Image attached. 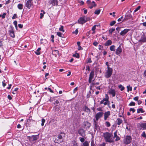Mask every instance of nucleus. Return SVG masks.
<instances>
[{
  "label": "nucleus",
  "instance_id": "ea45409f",
  "mask_svg": "<svg viewBox=\"0 0 146 146\" xmlns=\"http://www.w3.org/2000/svg\"><path fill=\"white\" fill-rule=\"evenodd\" d=\"M118 87L119 88H121L120 90L121 91L124 89V87L121 85H119Z\"/></svg>",
  "mask_w": 146,
  "mask_h": 146
},
{
  "label": "nucleus",
  "instance_id": "7c9ffc66",
  "mask_svg": "<svg viewBox=\"0 0 146 146\" xmlns=\"http://www.w3.org/2000/svg\"><path fill=\"white\" fill-rule=\"evenodd\" d=\"M57 35L63 38V35L62 33H61L60 32H57L56 33Z\"/></svg>",
  "mask_w": 146,
  "mask_h": 146
},
{
  "label": "nucleus",
  "instance_id": "f8f14e48",
  "mask_svg": "<svg viewBox=\"0 0 146 146\" xmlns=\"http://www.w3.org/2000/svg\"><path fill=\"white\" fill-rule=\"evenodd\" d=\"M139 127L140 129H146V123H140L139 124Z\"/></svg>",
  "mask_w": 146,
  "mask_h": 146
},
{
  "label": "nucleus",
  "instance_id": "cd10ccee",
  "mask_svg": "<svg viewBox=\"0 0 146 146\" xmlns=\"http://www.w3.org/2000/svg\"><path fill=\"white\" fill-rule=\"evenodd\" d=\"M117 120V124L118 125H120L123 122V120L119 118H118Z\"/></svg>",
  "mask_w": 146,
  "mask_h": 146
},
{
  "label": "nucleus",
  "instance_id": "8fccbe9b",
  "mask_svg": "<svg viewBox=\"0 0 146 146\" xmlns=\"http://www.w3.org/2000/svg\"><path fill=\"white\" fill-rule=\"evenodd\" d=\"M92 62V61L91 60V58H88L87 59V63H90Z\"/></svg>",
  "mask_w": 146,
  "mask_h": 146
},
{
  "label": "nucleus",
  "instance_id": "0eeeda50",
  "mask_svg": "<svg viewBox=\"0 0 146 146\" xmlns=\"http://www.w3.org/2000/svg\"><path fill=\"white\" fill-rule=\"evenodd\" d=\"M33 5L32 0H29L27 1L25 4V6L28 8L30 9Z\"/></svg>",
  "mask_w": 146,
  "mask_h": 146
},
{
  "label": "nucleus",
  "instance_id": "f704fd0d",
  "mask_svg": "<svg viewBox=\"0 0 146 146\" xmlns=\"http://www.w3.org/2000/svg\"><path fill=\"white\" fill-rule=\"evenodd\" d=\"M59 30L60 31H62L63 32H64V27L63 26H61L60 28H59Z\"/></svg>",
  "mask_w": 146,
  "mask_h": 146
},
{
  "label": "nucleus",
  "instance_id": "6e6552de",
  "mask_svg": "<svg viewBox=\"0 0 146 146\" xmlns=\"http://www.w3.org/2000/svg\"><path fill=\"white\" fill-rule=\"evenodd\" d=\"M108 93L112 95L113 97L115 96L116 94V92L115 90L112 88L110 89L108 91Z\"/></svg>",
  "mask_w": 146,
  "mask_h": 146
},
{
  "label": "nucleus",
  "instance_id": "aec40b11",
  "mask_svg": "<svg viewBox=\"0 0 146 146\" xmlns=\"http://www.w3.org/2000/svg\"><path fill=\"white\" fill-rule=\"evenodd\" d=\"M84 127H86V128H89L91 124L88 121H86L84 122Z\"/></svg>",
  "mask_w": 146,
  "mask_h": 146
},
{
  "label": "nucleus",
  "instance_id": "338daca9",
  "mask_svg": "<svg viewBox=\"0 0 146 146\" xmlns=\"http://www.w3.org/2000/svg\"><path fill=\"white\" fill-rule=\"evenodd\" d=\"M143 76L146 78V70L144 72Z\"/></svg>",
  "mask_w": 146,
  "mask_h": 146
},
{
  "label": "nucleus",
  "instance_id": "680f3d73",
  "mask_svg": "<svg viewBox=\"0 0 146 146\" xmlns=\"http://www.w3.org/2000/svg\"><path fill=\"white\" fill-rule=\"evenodd\" d=\"M121 28L120 27H118L117 28H116V30L118 31V32L119 33V31L120 30Z\"/></svg>",
  "mask_w": 146,
  "mask_h": 146
},
{
  "label": "nucleus",
  "instance_id": "a211bd4d",
  "mask_svg": "<svg viewBox=\"0 0 146 146\" xmlns=\"http://www.w3.org/2000/svg\"><path fill=\"white\" fill-rule=\"evenodd\" d=\"M64 133H61L60 134H58V136L57 138L58 139L61 140H62V141H63V137H64Z\"/></svg>",
  "mask_w": 146,
  "mask_h": 146
},
{
  "label": "nucleus",
  "instance_id": "f257e3e1",
  "mask_svg": "<svg viewBox=\"0 0 146 146\" xmlns=\"http://www.w3.org/2000/svg\"><path fill=\"white\" fill-rule=\"evenodd\" d=\"M103 136L106 142L111 143L114 142V140L113 139V135L112 133L105 132L103 133Z\"/></svg>",
  "mask_w": 146,
  "mask_h": 146
},
{
  "label": "nucleus",
  "instance_id": "9b49d317",
  "mask_svg": "<svg viewBox=\"0 0 146 146\" xmlns=\"http://www.w3.org/2000/svg\"><path fill=\"white\" fill-rule=\"evenodd\" d=\"M94 71H92L90 73L89 77V82L90 83L91 82L92 80L94 78Z\"/></svg>",
  "mask_w": 146,
  "mask_h": 146
},
{
  "label": "nucleus",
  "instance_id": "bf43d9fd",
  "mask_svg": "<svg viewBox=\"0 0 146 146\" xmlns=\"http://www.w3.org/2000/svg\"><path fill=\"white\" fill-rule=\"evenodd\" d=\"M78 90V87H76L75 88L74 90V91H73V93H74L76 92V91H77Z\"/></svg>",
  "mask_w": 146,
  "mask_h": 146
},
{
  "label": "nucleus",
  "instance_id": "603ef678",
  "mask_svg": "<svg viewBox=\"0 0 146 146\" xmlns=\"http://www.w3.org/2000/svg\"><path fill=\"white\" fill-rule=\"evenodd\" d=\"M98 44V42L96 41L94 42L93 43V44L95 46H96Z\"/></svg>",
  "mask_w": 146,
  "mask_h": 146
},
{
  "label": "nucleus",
  "instance_id": "473e14b6",
  "mask_svg": "<svg viewBox=\"0 0 146 146\" xmlns=\"http://www.w3.org/2000/svg\"><path fill=\"white\" fill-rule=\"evenodd\" d=\"M115 46L114 45H112L110 46V49L111 51H115Z\"/></svg>",
  "mask_w": 146,
  "mask_h": 146
},
{
  "label": "nucleus",
  "instance_id": "4468645a",
  "mask_svg": "<svg viewBox=\"0 0 146 146\" xmlns=\"http://www.w3.org/2000/svg\"><path fill=\"white\" fill-rule=\"evenodd\" d=\"M130 31V29H125L123 31H122L120 33V34L122 36H124L126 35L127 33L129 31Z\"/></svg>",
  "mask_w": 146,
  "mask_h": 146
},
{
  "label": "nucleus",
  "instance_id": "1a4fd4ad",
  "mask_svg": "<svg viewBox=\"0 0 146 146\" xmlns=\"http://www.w3.org/2000/svg\"><path fill=\"white\" fill-rule=\"evenodd\" d=\"M104 113L103 112H99L97 113L95 115L96 120L97 121L99 119L102 117Z\"/></svg>",
  "mask_w": 146,
  "mask_h": 146
},
{
  "label": "nucleus",
  "instance_id": "2f4dec72",
  "mask_svg": "<svg viewBox=\"0 0 146 146\" xmlns=\"http://www.w3.org/2000/svg\"><path fill=\"white\" fill-rule=\"evenodd\" d=\"M23 5L22 4H19L17 5L18 8L19 9H23Z\"/></svg>",
  "mask_w": 146,
  "mask_h": 146
},
{
  "label": "nucleus",
  "instance_id": "a878e982",
  "mask_svg": "<svg viewBox=\"0 0 146 146\" xmlns=\"http://www.w3.org/2000/svg\"><path fill=\"white\" fill-rule=\"evenodd\" d=\"M62 142V140L58 139L57 138H56L54 140V142L55 143H60Z\"/></svg>",
  "mask_w": 146,
  "mask_h": 146
},
{
  "label": "nucleus",
  "instance_id": "dca6fc26",
  "mask_svg": "<svg viewBox=\"0 0 146 146\" xmlns=\"http://www.w3.org/2000/svg\"><path fill=\"white\" fill-rule=\"evenodd\" d=\"M139 42H146V36L144 35H142L141 39L139 40Z\"/></svg>",
  "mask_w": 146,
  "mask_h": 146
},
{
  "label": "nucleus",
  "instance_id": "f3484780",
  "mask_svg": "<svg viewBox=\"0 0 146 146\" xmlns=\"http://www.w3.org/2000/svg\"><path fill=\"white\" fill-rule=\"evenodd\" d=\"M38 139L37 135H33L32 137H30L29 139L32 141L36 140Z\"/></svg>",
  "mask_w": 146,
  "mask_h": 146
},
{
  "label": "nucleus",
  "instance_id": "052dcab7",
  "mask_svg": "<svg viewBox=\"0 0 146 146\" xmlns=\"http://www.w3.org/2000/svg\"><path fill=\"white\" fill-rule=\"evenodd\" d=\"M17 21H14L13 22V24L15 26H17Z\"/></svg>",
  "mask_w": 146,
  "mask_h": 146
},
{
  "label": "nucleus",
  "instance_id": "4d7b16f0",
  "mask_svg": "<svg viewBox=\"0 0 146 146\" xmlns=\"http://www.w3.org/2000/svg\"><path fill=\"white\" fill-rule=\"evenodd\" d=\"M19 27L20 28H22L23 27V25L21 24H19L18 25Z\"/></svg>",
  "mask_w": 146,
  "mask_h": 146
},
{
  "label": "nucleus",
  "instance_id": "c9c22d12",
  "mask_svg": "<svg viewBox=\"0 0 146 146\" xmlns=\"http://www.w3.org/2000/svg\"><path fill=\"white\" fill-rule=\"evenodd\" d=\"M115 31V29L112 28L109 30V33L110 34H111L113 32Z\"/></svg>",
  "mask_w": 146,
  "mask_h": 146
},
{
  "label": "nucleus",
  "instance_id": "6ab92c4d",
  "mask_svg": "<svg viewBox=\"0 0 146 146\" xmlns=\"http://www.w3.org/2000/svg\"><path fill=\"white\" fill-rule=\"evenodd\" d=\"M122 52V49L120 45L118 48L117 49L115 52L116 54L117 55H118L120 54Z\"/></svg>",
  "mask_w": 146,
  "mask_h": 146
},
{
  "label": "nucleus",
  "instance_id": "b1692460",
  "mask_svg": "<svg viewBox=\"0 0 146 146\" xmlns=\"http://www.w3.org/2000/svg\"><path fill=\"white\" fill-rule=\"evenodd\" d=\"M51 3L53 6L58 5L57 0H52Z\"/></svg>",
  "mask_w": 146,
  "mask_h": 146
},
{
  "label": "nucleus",
  "instance_id": "bb28decb",
  "mask_svg": "<svg viewBox=\"0 0 146 146\" xmlns=\"http://www.w3.org/2000/svg\"><path fill=\"white\" fill-rule=\"evenodd\" d=\"M84 110L88 113H90V110L86 106H85L84 107Z\"/></svg>",
  "mask_w": 146,
  "mask_h": 146
},
{
  "label": "nucleus",
  "instance_id": "49530a36",
  "mask_svg": "<svg viewBox=\"0 0 146 146\" xmlns=\"http://www.w3.org/2000/svg\"><path fill=\"white\" fill-rule=\"evenodd\" d=\"M141 136L144 137H146V135L145 131H144L142 133Z\"/></svg>",
  "mask_w": 146,
  "mask_h": 146
},
{
  "label": "nucleus",
  "instance_id": "a19ab883",
  "mask_svg": "<svg viewBox=\"0 0 146 146\" xmlns=\"http://www.w3.org/2000/svg\"><path fill=\"white\" fill-rule=\"evenodd\" d=\"M73 57H75L77 58H79V55L78 53H76L75 54H73Z\"/></svg>",
  "mask_w": 146,
  "mask_h": 146
},
{
  "label": "nucleus",
  "instance_id": "13d9d810",
  "mask_svg": "<svg viewBox=\"0 0 146 146\" xmlns=\"http://www.w3.org/2000/svg\"><path fill=\"white\" fill-rule=\"evenodd\" d=\"M133 99L135 101H138V96H136Z\"/></svg>",
  "mask_w": 146,
  "mask_h": 146
},
{
  "label": "nucleus",
  "instance_id": "4c0bfd02",
  "mask_svg": "<svg viewBox=\"0 0 146 146\" xmlns=\"http://www.w3.org/2000/svg\"><path fill=\"white\" fill-rule=\"evenodd\" d=\"M100 9L96 10L95 11V12H94V13L95 14H96V15H98L99 14V13H100Z\"/></svg>",
  "mask_w": 146,
  "mask_h": 146
},
{
  "label": "nucleus",
  "instance_id": "6e6d98bb",
  "mask_svg": "<svg viewBox=\"0 0 146 146\" xmlns=\"http://www.w3.org/2000/svg\"><path fill=\"white\" fill-rule=\"evenodd\" d=\"M6 14L5 13H4L3 15H2V18L4 19L5 18V16L6 15Z\"/></svg>",
  "mask_w": 146,
  "mask_h": 146
},
{
  "label": "nucleus",
  "instance_id": "a18cd8bd",
  "mask_svg": "<svg viewBox=\"0 0 146 146\" xmlns=\"http://www.w3.org/2000/svg\"><path fill=\"white\" fill-rule=\"evenodd\" d=\"M42 123H41V125L43 126L44 125V123L45 122V120L44 119H42Z\"/></svg>",
  "mask_w": 146,
  "mask_h": 146
},
{
  "label": "nucleus",
  "instance_id": "20e7f679",
  "mask_svg": "<svg viewBox=\"0 0 146 146\" xmlns=\"http://www.w3.org/2000/svg\"><path fill=\"white\" fill-rule=\"evenodd\" d=\"M132 141V137L130 136H126L124 139V143L128 144L131 143Z\"/></svg>",
  "mask_w": 146,
  "mask_h": 146
},
{
  "label": "nucleus",
  "instance_id": "864d4df0",
  "mask_svg": "<svg viewBox=\"0 0 146 146\" xmlns=\"http://www.w3.org/2000/svg\"><path fill=\"white\" fill-rule=\"evenodd\" d=\"M96 25H94L93 26V27H92V31H95V30L96 29Z\"/></svg>",
  "mask_w": 146,
  "mask_h": 146
},
{
  "label": "nucleus",
  "instance_id": "7ed1b4c3",
  "mask_svg": "<svg viewBox=\"0 0 146 146\" xmlns=\"http://www.w3.org/2000/svg\"><path fill=\"white\" fill-rule=\"evenodd\" d=\"M90 20V19L89 17H87L85 16L80 17L78 19V21L79 23L83 24Z\"/></svg>",
  "mask_w": 146,
  "mask_h": 146
},
{
  "label": "nucleus",
  "instance_id": "412c9836",
  "mask_svg": "<svg viewBox=\"0 0 146 146\" xmlns=\"http://www.w3.org/2000/svg\"><path fill=\"white\" fill-rule=\"evenodd\" d=\"M131 17V16L130 14L129 13H127L125 15V18L123 19V20L129 19Z\"/></svg>",
  "mask_w": 146,
  "mask_h": 146
},
{
  "label": "nucleus",
  "instance_id": "0e129e2a",
  "mask_svg": "<svg viewBox=\"0 0 146 146\" xmlns=\"http://www.w3.org/2000/svg\"><path fill=\"white\" fill-rule=\"evenodd\" d=\"M90 66H86V70H88V71H90Z\"/></svg>",
  "mask_w": 146,
  "mask_h": 146
},
{
  "label": "nucleus",
  "instance_id": "f03ea898",
  "mask_svg": "<svg viewBox=\"0 0 146 146\" xmlns=\"http://www.w3.org/2000/svg\"><path fill=\"white\" fill-rule=\"evenodd\" d=\"M113 73V69L112 68L108 67V69L106 71L105 74V76L106 78H108L111 77Z\"/></svg>",
  "mask_w": 146,
  "mask_h": 146
},
{
  "label": "nucleus",
  "instance_id": "09e8293b",
  "mask_svg": "<svg viewBox=\"0 0 146 146\" xmlns=\"http://www.w3.org/2000/svg\"><path fill=\"white\" fill-rule=\"evenodd\" d=\"M17 17V14H14L12 17V19H14Z\"/></svg>",
  "mask_w": 146,
  "mask_h": 146
},
{
  "label": "nucleus",
  "instance_id": "5701e85b",
  "mask_svg": "<svg viewBox=\"0 0 146 146\" xmlns=\"http://www.w3.org/2000/svg\"><path fill=\"white\" fill-rule=\"evenodd\" d=\"M112 43V41L111 40H109L106 41L104 45L106 46H107L111 45Z\"/></svg>",
  "mask_w": 146,
  "mask_h": 146
},
{
  "label": "nucleus",
  "instance_id": "79ce46f5",
  "mask_svg": "<svg viewBox=\"0 0 146 146\" xmlns=\"http://www.w3.org/2000/svg\"><path fill=\"white\" fill-rule=\"evenodd\" d=\"M116 23V21H112L110 22V25L111 26H112L113 25Z\"/></svg>",
  "mask_w": 146,
  "mask_h": 146
},
{
  "label": "nucleus",
  "instance_id": "39448f33",
  "mask_svg": "<svg viewBox=\"0 0 146 146\" xmlns=\"http://www.w3.org/2000/svg\"><path fill=\"white\" fill-rule=\"evenodd\" d=\"M109 97L107 94H106V98H104L101 100L100 103V104H104L106 105L107 104L108 102Z\"/></svg>",
  "mask_w": 146,
  "mask_h": 146
},
{
  "label": "nucleus",
  "instance_id": "58836bf2",
  "mask_svg": "<svg viewBox=\"0 0 146 146\" xmlns=\"http://www.w3.org/2000/svg\"><path fill=\"white\" fill-rule=\"evenodd\" d=\"M127 91L128 92H129V91H131L132 90V87H130L129 85L127 86Z\"/></svg>",
  "mask_w": 146,
  "mask_h": 146
},
{
  "label": "nucleus",
  "instance_id": "c85d7f7f",
  "mask_svg": "<svg viewBox=\"0 0 146 146\" xmlns=\"http://www.w3.org/2000/svg\"><path fill=\"white\" fill-rule=\"evenodd\" d=\"M105 125L107 127H109L111 126L110 123L108 121H106L104 123Z\"/></svg>",
  "mask_w": 146,
  "mask_h": 146
},
{
  "label": "nucleus",
  "instance_id": "423d86ee",
  "mask_svg": "<svg viewBox=\"0 0 146 146\" xmlns=\"http://www.w3.org/2000/svg\"><path fill=\"white\" fill-rule=\"evenodd\" d=\"M94 131L96 132V130H99L100 129V126L98 125L97 121H96L95 119H94Z\"/></svg>",
  "mask_w": 146,
  "mask_h": 146
},
{
  "label": "nucleus",
  "instance_id": "c03bdc74",
  "mask_svg": "<svg viewBox=\"0 0 146 146\" xmlns=\"http://www.w3.org/2000/svg\"><path fill=\"white\" fill-rule=\"evenodd\" d=\"M135 105V103L134 102H131L129 104V106H134Z\"/></svg>",
  "mask_w": 146,
  "mask_h": 146
},
{
  "label": "nucleus",
  "instance_id": "5fc2aeb1",
  "mask_svg": "<svg viewBox=\"0 0 146 146\" xmlns=\"http://www.w3.org/2000/svg\"><path fill=\"white\" fill-rule=\"evenodd\" d=\"M78 33V29H76L75 31L73 32L72 33L74 34H75L76 35H77Z\"/></svg>",
  "mask_w": 146,
  "mask_h": 146
},
{
  "label": "nucleus",
  "instance_id": "9d476101",
  "mask_svg": "<svg viewBox=\"0 0 146 146\" xmlns=\"http://www.w3.org/2000/svg\"><path fill=\"white\" fill-rule=\"evenodd\" d=\"M79 134L83 137H85L86 136L84 130L82 129H80L78 130Z\"/></svg>",
  "mask_w": 146,
  "mask_h": 146
},
{
  "label": "nucleus",
  "instance_id": "de8ad7c7",
  "mask_svg": "<svg viewBox=\"0 0 146 146\" xmlns=\"http://www.w3.org/2000/svg\"><path fill=\"white\" fill-rule=\"evenodd\" d=\"M79 139L81 142H83L84 141L85 139L83 137H80Z\"/></svg>",
  "mask_w": 146,
  "mask_h": 146
},
{
  "label": "nucleus",
  "instance_id": "4be33fe9",
  "mask_svg": "<svg viewBox=\"0 0 146 146\" xmlns=\"http://www.w3.org/2000/svg\"><path fill=\"white\" fill-rule=\"evenodd\" d=\"M117 131H116L114 133V137H113V139L115 138H116V139H115V141H118L120 139V138L117 135Z\"/></svg>",
  "mask_w": 146,
  "mask_h": 146
},
{
  "label": "nucleus",
  "instance_id": "c756f323",
  "mask_svg": "<svg viewBox=\"0 0 146 146\" xmlns=\"http://www.w3.org/2000/svg\"><path fill=\"white\" fill-rule=\"evenodd\" d=\"M141 113H144L145 112L143 110V109L142 108H139L137 110V113H139L140 112Z\"/></svg>",
  "mask_w": 146,
  "mask_h": 146
},
{
  "label": "nucleus",
  "instance_id": "72a5a7b5",
  "mask_svg": "<svg viewBox=\"0 0 146 146\" xmlns=\"http://www.w3.org/2000/svg\"><path fill=\"white\" fill-rule=\"evenodd\" d=\"M71 144L70 146H78L77 143L75 141H72Z\"/></svg>",
  "mask_w": 146,
  "mask_h": 146
},
{
  "label": "nucleus",
  "instance_id": "ddd939ff",
  "mask_svg": "<svg viewBox=\"0 0 146 146\" xmlns=\"http://www.w3.org/2000/svg\"><path fill=\"white\" fill-rule=\"evenodd\" d=\"M9 34L10 36L13 38H14L15 36L14 29L12 27H11V29L9 31Z\"/></svg>",
  "mask_w": 146,
  "mask_h": 146
},
{
  "label": "nucleus",
  "instance_id": "393cba45",
  "mask_svg": "<svg viewBox=\"0 0 146 146\" xmlns=\"http://www.w3.org/2000/svg\"><path fill=\"white\" fill-rule=\"evenodd\" d=\"M34 121L32 119L31 117H30L27 120V122L29 124H31V122H33Z\"/></svg>",
  "mask_w": 146,
  "mask_h": 146
},
{
  "label": "nucleus",
  "instance_id": "e433bc0d",
  "mask_svg": "<svg viewBox=\"0 0 146 146\" xmlns=\"http://www.w3.org/2000/svg\"><path fill=\"white\" fill-rule=\"evenodd\" d=\"M89 144L87 141H86L83 143V146H89Z\"/></svg>",
  "mask_w": 146,
  "mask_h": 146
},
{
  "label": "nucleus",
  "instance_id": "37998d69",
  "mask_svg": "<svg viewBox=\"0 0 146 146\" xmlns=\"http://www.w3.org/2000/svg\"><path fill=\"white\" fill-rule=\"evenodd\" d=\"M141 8V6H138L134 10V12H136L139 10Z\"/></svg>",
  "mask_w": 146,
  "mask_h": 146
},
{
  "label": "nucleus",
  "instance_id": "774afa93",
  "mask_svg": "<svg viewBox=\"0 0 146 146\" xmlns=\"http://www.w3.org/2000/svg\"><path fill=\"white\" fill-rule=\"evenodd\" d=\"M106 144L105 143H103L100 145L99 146H105Z\"/></svg>",
  "mask_w": 146,
  "mask_h": 146
},
{
  "label": "nucleus",
  "instance_id": "e2e57ef3",
  "mask_svg": "<svg viewBox=\"0 0 146 146\" xmlns=\"http://www.w3.org/2000/svg\"><path fill=\"white\" fill-rule=\"evenodd\" d=\"M7 97L9 100H11L12 99L11 97L9 95Z\"/></svg>",
  "mask_w": 146,
  "mask_h": 146
},
{
  "label": "nucleus",
  "instance_id": "2eb2a0df",
  "mask_svg": "<svg viewBox=\"0 0 146 146\" xmlns=\"http://www.w3.org/2000/svg\"><path fill=\"white\" fill-rule=\"evenodd\" d=\"M110 115V112L109 111L105 112L104 113V119L107 120L109 116Z\"/></svg>",
  "mask_w": 146,
  "mask_h": 146
},
{
  "label": "nucleus",
  "instance_id": "3c124183",
  "mask_svg": "<svg viewBox=\"0 0 146 146\" xmlns=\"http://www.w3.org/2000/svg\"><path fill=\"white\" fill-rule=\"evenodd\" d=\"M129 111H132L133 113H134L135 111V110L134 108H131L129 109Z\"/></svg>",
  "mask_w": 146,
  "mask_h": 146
},
{
  "label": "nucleus",
  "instance_id": "69168bd1",
  "mask_svg": "<svg viewBox=\"0 0 146 146\" xmlns=\"http://www.w3.org/2000/svg\"><path fill=\"white\" fill-rule=\"evenodd\" d=\"M48 89L50 91V92L52 93H53V91L51 90V89L50 88H48Z\"/></svg>",
  "mask_w": 146,
  "mask_h": 146
}]
</instances>
